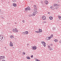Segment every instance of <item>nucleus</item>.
Listing matches in <instances>:
<instances>
[{"label": "nucleus", "instance_id": "1", "mask_svg": "<svg viewBox=\"0 0 61 61\" xmlns=\"http://www.w3.org/2000/svg\"><path fill=\"white\" fill-rule=\"evenodd\" d=\"M59 5L57 4H55L53 5L52 7L51 6L50 8L51 9H53V10L55 9H58V8H59Z\"/></svg>", "mask_w": 61, "mask_h": 61}, {"label": "nucleus", "instance_id": "2", "mask_svg": "<svg viewBox=\"0 0 61 61\" xmlns=\"http://www.w3.org/2000/svg\"><path fill=\"white\" fill-rule=\"evenodd\" d=\"M34 7V12L33 13V14L32 15V16H35V15H36L37 13V9H36V5H34L33 6Z\"/></svg>", "mask_w": 61, "mask_h": 61}, {"label": "nucleus", "instance_id": "3", "mask_svg": "<svg viewBox=\"0 0 61 61\" xmlns=\"http://www.w3.org/2000/svg\"><path fill=\"white\" fill-rule=\"evenodd\" d=\"M12 31L13 32H16V33L18 32L17 29H16V28H15V29H13L12 30Z\"/></svg>", "mask_w": 61, "mask_h": 61}, {"label": "nucleus", "instance_id": "4", "mask_svg": "<svg viewBox=\"0 0 61 61\" xmlns=\"http://www.w3.org/2000/svg\"><path fill=\"white\" fill-rule=\"evenodd\" d=\"M3 36L2 35H1L0 36V41H1V40H3Z\"/></svg>", "mask_w": 61, "mask_h": 61}, {"label": "nucleus", "instance_id": "5", "mask_svg": "<svg viewBox=\"0 0 61 61\" xmlns=\"http://www.w3.org/2000/svg\"><path fill=\"white\" fill-rule=\"evenodd\" d=\"M41 43L42 44V45L43 46H46V43L44 41H42L41 42Z\"/></svg>", "mask_w": 61, "mask_h": 61}, {"label": "nucleus", "instance_id": "6", "mask_svg": "<svg viewBox=\"0 0 61 61\" xmlns=\"http://www.w3.org/2000/svg\"><path fill=\"white\" fill-rule=\"evenodd\" d=\"M5 58V56H0V59H4Z\"/></svg>", "mask_w": 61, "mask_h": 61}, {"label": "nucleus", "instance_id": "7", "mask_svg": "<svg viewBox=\"0 0 61 61\" xmlns=\"http://www.w3.org/2000/svg\"><path fill=\"white\" fill-rule=\"evenodd\" d=\"M46 16H42V19L43 20H46Z\"/></svg>", "mask_w": 61, "mask_h": 61}, {"label": "nucleus", "instance_id": "8", "mask_svg": "<svg viewBox=\"0 0 61 61\" xmlns=\"http://www.w3.org/2000/svg\"><path fill=\"white\" fill-rule=\"evenodd\" d=\"M36 48H37V47L36 46H34L33 47V49H34V50H36Z\"/></svg>", "mask_w": 61, "mask_h": 61}, {"label": "nucleus", "instance_id": "9", "mask_svg": "<svg viewBox=\"0 0 61 61\" xmlns=\"http://www.w3.org/2000/svg\"><path fill=\"white\" fill-rule=\"evenodd\" d=\"M10 46H13V43H12L11 41L10 42Z\"/></svg>", "mask_w": 61, "mask_h": 61}, {"label": "nucleus", "instance_id": "10", "mask_svg": "<svg viewBox=\"0 0 61 61\" xmlns=\"http://www.w3.org/2000/svg\"><path fill=\"white\" fill-rule=\"evenodd\" d=\"M45 3L46 4V5H47L48 4V2L47 0H45Z\"/></svg>", "mask_w": 61, "mask_h": 61}, {"label": "nucleus", "instance_id": "11", "mask_svg": "<svg viewBox=\"0 0 61 61\" xmlns=\"http://www.w3.org/2000/svg\"><path fill=\"white\" fill-rule=\"evenodd\" d=\"M13 5L14 6H16V4L15 3L13 4Z\"/></svg>", "mask_w": 61, "mask_h": 61}, {"label": "nucleus", "instance_id": "12", "mask_svg": "<svg viewBox=\"0 0 61 61\" xmlns=\"http://www.w3.org/2000/svg\"><path fill=\"white\" fill-rule=\"evenodd\" d=\"M39 33H40V32H42V29H39Z\"/></svg>", "mask_w": 61, "mask_h": 61}, {"label": "nucleus", "instance_id": "13", "mask_svg": "<svg viewBox=\"0 0 61 61\" xmlns=\"http://www.w3.org/2000/svg\"><path fill=\"white\" fill-rule=\"evenodd\" d=\"M49 18L50 20H52L53 19V17L51 16L49 17Z\"/></svg>", "mask_w": 61, "mask_h": 61}, {"label": "nucleus", "instance_id": "14", "mask_svg": "<svg viewBox=\"0 0 61 61\" xmlns=\"http://www.w3.org/2000/svg\"><path fill=\"white\" fill-rule=\"evenodd\" d=\"M26 8L27 9H28V10H30V8L29 7V6L27 8Z\"/></svg>", "mask_w": 61, "mask_h": 61}, {"label": "nucleus", "instance_id": "15", "mask_svg": "<svg viewBox=\"0 0 61 61\" xmlns=\"http://www.w3.org/2000/svg\"><path fill=\"white\" fill-rule=\"evenodd\" d=\"M25 35H27V34H28V32L27 31H26L25 32Z\"/></svg>", "mask_w": 61, "mask_h": 61}, {"label": "nucleus", "instance_id": "16", "mask_svg": "<svg viewBox=\"0 0 61 61\" xmlns=\"http://www.w3.org/2000/svg\"><path fill=\"white\" fill-rule=\"evenodd\" d=\"M49 49L50 50H53V48H52L51 47H50L49 48Z\"/></svg>", "mask_w": 61, "mask_h": 61}, {"label": "nucleus", "instance_id": "17", "mask_svg": "<svg viewBox=\"0 0 61 61\" xmlns=\"http://www.w3.org/2000/svg\"><path fill=\"white\" fill-rule=\"evenodd\" d=\"M10 38H14V36H10Z\"/></svg>", "mask_w": 61, "mask_h": 61}, {"label": "nucleus", "instance_id": "18", "mask_svg": "<svg viewBox=\"0 0 61 61\" xmlns=\"http://www.w3.org/2000/svg\"><path fill=\"white\" fill-rule=\"evenodd\" d=\"M54 41H55V42H57V41H58V40L57 39H55V40Z\"/></svg>", "mask_w": 61, "mask_h": 61}, {"label": "nucleus", "instance_id": "19", "mask_svg": "<svg viewBox=\"0 0 61 61\" xmlns=\"http://www.w3.org/2000/svg\"><path fill=\"white\" fill-rule=\"evenodd\" d=\"M53 35L52 34L51 36H50V37H51V38H52V37H53Z\"/></svg>", "mask_w": 61, "mask_h": 61}, {"label": "nucleus", "instance_id": "20", "mask_svg": "<svg viewBox=\"0 0 61 61\" xmlns=\"http://www.w3.org/2000/svg\"><path fill=\"white\" fill-rule=\"evenodd\" d=\"M47 37V38H48V39H49V40H50V39H51V37Z\"/></svg>", "mask_w": 61, "mask_h": 61}, {"label": "nucleus", "instance_id": "21", "mask_svg": "<svg viewBox=\"0 0 61 61\" xmlns=\"http://www.w3.org/2000/svg\"><path fill=\"white\" fill-rule=\"evenodd\" d=\"M35 33H39V31H35Z\"/></svg>", "mask_w": 61, "mask_h": 61}, {"label": "nucleus", "instance_id": "22", "mask_svg": "<svg viewBox=\"0 0 61 61\" xmlns=\"http://www.w3.org/2000/svg\"><path fill=\"white\" fill-rule=\"evenodd\" d=\"M27 58L28 59H31V58H30V57H27Z\"/></svg>", "mask_w": 61, "mask_h": 61}, {"label": "nucleus", "instance_id": "23", "mask_svg": "<svg viewBox=\"0 0 61 61\" xmlns=\"http://www.w3.org/2000/svg\"><path fill=\"white\" fill-rule=\"evenodd\" d=\"M25 10H27L28 11V9H27V8H26L25 9Z\"/></svg>", "mask_w": 61, "mask_h": 61}, {"label": "nucleus", "instance_id": "24", "mask_svg": "<svg viewBox=\"0 0 61 61\" xmlns=\"http://www.w3.org/2000/svg\"><path fill=\"white\" fill-rule=\"evenodd\" d=\"M23 54H24V55H25V53L24 52H23L22 53Z\"/></svg>", "mask_w": 61, "mask_h": 61}, {"label": "nucleus", "instance_id": "25", "mask_svg": "<svg viewBox=\"0 0 61 61\" xmlns=\"http://www.w3.org/2000/svg\"><path fill=\"white\" fill-rule=\"evenodd\" d=\"M58 18H59V19H60V20H61V17L59 16V17H58Z\"/></svg>", "mask_w": 61, "mask_h": 61}, {"label": "nucleus", "instance_id": "26", "mask_svg": "<svg viewBox=\"0 0 61 61\" xmlns=\"http://www.w3.org/2000/svg\"><path fill=\"white\" fill-rule=\"evenodd\" d=\"M22 22H23V23H25V20H22Z\"/></svg>", "mask_w": 61, "mask_h": 61}, {"label": "nucleus", "instance_id": "27", "mask_svg": "<svg viewBox=\"0 0 61 61\" xmlns=\"http://www.w3.org/2000/svg\"><path fill=\"white\" fill-rule=\"evenodd\" d=\"M23 35H25V32H23Z\"/></svg>", "mask_w": 61, "mask_h": 61}, {"label": "nucleus", "instance_id": "28", "mask_svg": "<svg viewBox=\"0 0 61 61\" xmlns=\"http://www.w3.org/2000/svg\"><path fill=\"white\" fill-rule=\"evenodd\" d=\"M46 40H49V39H48L47 38V37L46 38Z\"/></svg>", "mask_w": 61, "mask_h": 61}, {"label": "nucleus", "instance_id": "29", "mask_svg": "<svg viewBox=\"0 0 61 61\" xmlns=\"http://www.w3.org/2000/svg\"><path fill=\"white\" fill-rule=\"evenodd\" d=\"M52 29L53 30H55V28H53Z\"/></svg>", "mask_w": 61, "mask_h": 61}, {"label": "nucleus", "instance_id": "30", "mask_svg": "<svg viewBox=\"0 0 61 61\" xmlns=\"http://www.w3.org/2000/svg\"><path fill=\"white\" fill-rule=\"evenodd\" d=\"M50 46H53V44H51L50 45Z\"/></svg>", "mask_w": 61, "mask_h": 61}, {"label": "nucleus", "instance_id": "31", "mask_svg": "<svg viewBox=\"0 0 61 61\" xmlns=\"http://www.w3.org/2000/svg\"><path fill=\"white\" fill-rule=\"evenodd\" d=\"M33 57V55H32L31 56V58H32V57Z\"/></svg>", "mask_w": 61, "mask_h": 61}, {"label": "nucleus", "instance_id": "32", "mask_svg": "<svg viewBox=\"0 0 61 61\" xmlns=\"http://www.w3.org/2000/svg\"><path fill=\"white\" fill-rule=\"evenodd\" d=\"M48 47L49 48H50V46H48Z\"/></svg>", "mask_w": 61, "mask_h": 61}, {"label": "nucleus", "instance_id": "33", "mask_svg": "<svg viewBox=\"0 0 61 61\" xmlns=\"http://www.w3.org/2000/svg\"><path fill=\"white\" fill-rule=\"evenodd\" d=\"M46 21H44V23H46Z\"/></svg>", "mask_w": 61, "mask_h": 61}, {"label": "nucleus", "instance_id": "34", "mask_svg": "<svg viewBox=\"0 0 61 61\" xmlns=\"http://www.w3.org/2000/svg\"><path fill=\"white\" fill-rule=\"evenodd\" d=\"M12 48H14V49H15V48L13 47H12Z\"/></svg>", "mask_w": 61, "mask_h": 61}, {"label": "nucleus", "instance_id": "35", "mask_svg": "<svg viewBox=\"0 0 61 61\" xmlns=\"http://www.w3.org/2000/svg\"><path fill=\"white\" fill-rule=\"evenodd\" d=\"M48 14H50V12H48Z\"/></svg>", "mask_w": 61, "mask_h": 61}, {"label": "nucleus", "instance_id": "36", "mask_svg": "<svg viewBox=\"0 0 61 61\" xmlns=\"http://www.w3.org/2000/svg\"><path fill=\"white\" fill-rule=\"evenodd\" d=\"M27 46H28V45H29V44H27Z\"/></svg>", "mask_w": 61, "mask_h": 61}, {"label": "nucleus", "instance_id": "37", "mask_svg": "<svg viewBox=\"0 0 61 61\" xmlns=\"http://www.w3.org/2000/svg\"><path fill=\"white\" fill-rule=\"evenodd\" d=\"M17 23H16V22H15V24H17Z\"/></svg>", "mask_w": 61, "mask_h": 61}, {"label": "nucleus", "instance_id": "38", "mask_svg": "<svg viewBox=\"0 0 61 61\" xmlns=\"http://www.w3.org/2000/svg\"><path fill=\"white\" fill-rule=\"evenodd\" d=\"M22 34H23V33L22 32Z\"/></svg>", "mask_w": 61, "mask_h": 61}, {"label": "nucleus", "instance_id": "39", "mask_svg": "<svg viewBox=\"0 0 61 61\" xmlns=\"http://www.w3.org/2000/svg\"><path fill=\"white\" fill-rule=\"evenodd\" d=\"M0 11H1V10L0 9V12H1Z\"/></svg>", "mask_w": 61, "mask_h": 61}, {"label": "nucleus", "instance_id": "40", "mask_svg": "<svg viewBox=\"0 0 61 61\" xmlns=\"http://www.w3.org/2000/svg\"><path fill=\"white\" fill-rule=\"evenodd\" d=\"M43 3V1H42V3Z\"/></svg>", "mask_w": 61, "mask_h": 61}, {"label": "nucleus", "instance_id": "41", "mask_svg": "<svg viewBox=\"0 0 61 61\" xmlns=\"http://www.w3.org/2000/svg\"><path fill=\"white\" fill-rule=\"evenodd\" d=\"M30 16H31V15H30Z\"/></svg>", "mask_w": 61, "mask_h": 61}, {"label": "nucleus", "instance_id": "42", "mask_svg": "<svg viewBox=\"0 0 61 61\" xmlns=\"http://www.w3.org/2000/svg\"><path fill=\"white\" fill-rule=\"evenodd\" d=\"M13 1V2H14V1Z\"/></svg>", "mask_w": 61, "mask_h": 61}]
</instances>
